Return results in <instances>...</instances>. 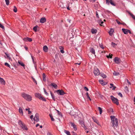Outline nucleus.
Segmentation results:
<instances>
[{"mask_svg":"<svg viewBox=\"0 0 135 135\" xmlns=\"http://www.w3.org/2000/svg\"><path fill=\"white\" fill-rule=\"evenodd\" d=\"M110 118L111 120V125L114 129L118 128V124L117 118H116L115 116L114 115L111 116Z\"/></svg>","mask_w":135,"mask_h":135,"instance_id":"nucleus-1","label":"nucleus"},{"mask_svg":"<svg viewBox=\"0 0 135 135\" xmlns=\"http://www.w3.org/2000/svg\"><path fill=\"white\" fill-rule=\"evenodd\" d=\"M22 95V96L27 101H30L32 100V97L30 95L27 94L25 93H23Z\"/></svg>","mask_w":135,"mask_h":135,"instance_id":"nucleus-2","label":"nucleus"},{"mask_svg":"<svg viewBox=\"0 0 135 135\" xmlns=\"http://www.w3.org/2000/svg\"><path fill=\"white\" fill-rule=\"evenodd\" d=\"M18 123L22 128L23 130H28V128L26 127V125L25 123H23L21 120H18Z\"/></svg>","mask_w":135,"mask_h":135,"instance_id":"nucleus-3","label":"nucleus"},{"mask_svg":"<svg viewBox=\"0 0 135 135\" xmlns=\"http://www.w3.org/2000/svg\"><path fill=\"white\" fill-rule=\"evenodd\" d=\"M110 98L112 100V102L116 104L117 105H118L119 104L118 102L119 100L115 98L112 95L110 96Z\"/></svg>","mask_w":135,"mask_h":135,"instance_id":"nucleus-4","label":"nucleus"},{"mask_svg":"<svg viewBox=\"0 0 135 135\" xmlns=\"http://www.w3.org/2000/svg\"><path fill=\"white\" fill-rule=\"evenodd\" d=\"M57 93L60 95H63L66 94V93L62 90H58L56 91Z\"/></svg>","mask_w":135,"mask_h":135,"instance_id":"nucleus-5","label":"nucleus"},{"mask_svg":"<svg viewBox=\"0 0 135 135\" xmlns=\"http://www.w3.org/2000/svg\"><path fill=\"white\" fill-rule=\"evenodd\" d=\"M33 120L37 122L39 121V115L38 114L36 113V114L35 117L33 118Z\"/></svg>","mask_w":135,"mask_h":135,"instance_id":"nucleus-6","label":"nucleus"},{"mask_svg":"<svg viewBox=\"0 0 135 135\" xmlns=\"http://www.w3.org/2000/svg\"><path fill=\"white\" fill-rule=\"evenodd\" d=\"M94 74L95 75H98L100 74L99 70L97 68L95 69L94 72Z\"/></svg>","mask_w":135,"mask_h":135,"instance_id":"nucleus-7","label":"nucleus"},{"mask_svg":"<svg viewBox=\"0 0 135 135\" xmlns=\"http://www.w3.org/2000/svg\"><path fill=\"white\" fill-rule=\"evenodd\" d=\"M114 60V62L117 64H119L120 63V60L118 57H115Z\"/></svg>","mask_w":135,"mask_h":135,"instance_id":"nucleus-8","label":"nucleus"},{"mask_svg":"<svg viewBox=\"0 0 135 135\" xmlns=\"http://www.w3.org/2000/svg\"><path fill=\"white\" fill-rule=\"evenodd\" d=\"M106 3H107L109 5V3H110V4L114 6H116V4L114 3L112 0H110V1H109V0H106Z\"/></svg>","mask_w":135,"mask_h":135,"instance_id":"nucleus-9","label":"nucleus"},{"mask_svg":"<svg viewBox=\"0 0 135 135\" xmlns=\"http://www.w3.org/2000/svg\"><path fill=\"white\" fill-rule=\"evenodd\" d=\"M23 40L26 41H28L29 42H31L32 41V39L31 38L28 37L24 38L23 39Z\"/></svg>","mask_w":135,"mask_h":135,"instance_id":"nucleus-10","label":"nucleus"},{"mask_svg":"<svg viewBox=\"0 0 135 135\" xmlns=\"http://www.w3.org/2000/svg\"><path fill=\"white\" fill-rule=\"evenodd\" d=\"M89 50L90 52L93 54H94L95 55V56L96 55H95V49L93 48L90 47L89 48Z\"/></svg>","mask_w":135,"mask_h":135,"instance_id":"nucleus-11","label":"nucleus"},{"mask_svg":"<svg viewBox=\"0 0 135 135\" xmlns=\"http://www.w3.org/2000/svg\"><path fill=\"white\" fill-rule=\"evenodd\" d=\"M0 83L3 85H5V82L4 79L1 77H0Z\"/></svg>","mask_w":135,"mask_h":135,"instance_id":"nucleus-12","label":"nucleus"},{"mask_svg":"<svg viewBox=\"0 0 135 135\" xmlns=\"http://www.w3.org/2000/svg\"><path fill=\"white\" fill-rule=\"evenodd\" d=\"M92 118L93 119V120L94 122L96 123H97L98 125L99 124V123L97 119L94 117H92Z\"/></svg>","mask_w":135,"mask_h":135,"instance_id":"nucleus-13","label":"nucleus"},{"mask_svg":"<svg viewBox=\"0 0 135 135\" xmlns=\"http://www.w3.org/2000/svg\"><path fill=\"white\" fill-rule=\"evenodd\" d=\"M46 21V19L45 17H42L40 20V22L41 23H43Z\"/></svg>","mask_w":135,"mask_h":135,"instance_id":"nucleus-14","label":"nucleus"},{"mask_svg":"<svg viewBox=\"0 0 135 135\" xmlns=\"http://www.w3.org/2000/svg\"><path fill=\"white\" fill-rule=\"evenodd\" d=\"M114 30L113 28H111L110 31L109 32V35L110 36H112V35L113 33L114 32Z\"/></svg>","mask_w":135,"mask_h":135,"instance_id":"nucleus-15","label":"nucleus"},{"mask_svg":"<svg viewBox=\"0 0 135 135\" xmlns=\"http://www.w3.org/2000/svg\"><path fill=\"white\" fill-rule=\"evenodd\" d=\"M43 50L45 52H47L48 50V48L46 46H44L43 47Z\"/></svg>","mask_w":135,"mask_h":135,"instance_id":"nucleus-16","label":"nucleus"},{"mask_svg":"<svg viewBox=\"0 0 135 135\" xmlns=\"http://www.w3.org/2000/svg\"><path fill=\"white\" fill-rule=\"evenodd\" d=\"M71 126L72 127H73V128L74 129L75 131H76L77 129L76 127V126L73 123H72V122H71Z\"/></svg>","mask_w":135,"mask_h":135,"instance_id":"nucleus-17","label":"nucleus"},{"mask_svg":"<svg viewBox=\"0 0 135 135\" xmlns=\"http://www.w3.org/2000/svg\"><path fill=\"white\" fill-rule=\"evenodd\" d=\"M35 96L37 98H38L40 99V97H41V94L38 93H36L35 94Z\"/></svg>","mask_w":135,"mask_h":135,"instance_id":"nucleus-18","label":"nucleus"},{"mask_svg":"<svg viewBox=\"0 0 135 135\" xmlns=\"http://www.w3.org/2000/svg\"><path fill=\"white\" fill-rule=\"evenodd\" d=\"M50 86H52L53 87L55 88V89H57V85L55 83H51L50 85Z\"/></svg>","mask_w":135,"mask_h":135,"instance_id":"nucleus-19","label":"nucleus"},{"mask_svg":"<svg viewBox=\"0 0 135 135\" xmlns=\"http://www.w3.org/2000/svg\"><path fill=\"white\" fill-rule=\"evenodd\" d=\"M122 30L124 34H128V29L124 28H122Z\"/></svg>","mask_w":135,"mask_h":135,"instance_id":"nucleus-20","label":"nucleus"},{"mask_svg":"<svg viewBox=\"0 0 135 135\" xmlns=\"http://www.w3.org/2000/svg\"><path fill=\"white\" fill-rule=\"evenodd\" d=\"M91 32L92 33L95 34L97 32V30L96 29L92 28L91 30Z\"/></svg>","mask_w":135,"mask_h":135,"instance_id":"nucleus-21","label":"nucleus"},{"mask_svg":"<svg viewBox=\"0 0 135 135\" xmlns=\"http://www.w3.org/2000/svg\"><path fill=\"white\" fill-rule=\"evenodd\" d=\"M99 82L103 85H105L106 84V83L103 81V80H99Z\"/></svg>","mask_w":135,"mask_h":135,"instance_id":"nucleus-22","label":"nucleus"},{"mask_svg":"<svg viewBox=\"0 0 135 135\" xmlns=\"http://www.w3.org/2000/svg\"><path fill=\"white\" fill-rule=\"evenodd\" d=\"M50 93L52 99L54 100L55 101V99L54 94H53L51 91H50Z\"/></svg>","mask_w":135,"mask_h":135,"instance_id":"nucleus-23","label":"nucleus"},{"mask_svg":"<svg viewBox=\"0 0 135 135\" xmlns=\"http://www.w3.org/2000/svg\"><path fill=\"white\" fill-rule=\"evenodd\" d=\"M19 113L20 114H22V115H23L22 110V109L20 107V108L19 109Z\"/></svg>","mask_w":135,"mask_h":135,"instance_id":"nucleus-24","label":"nucleus"},{"mask_svg":"<svg viewBox=\"0 0 135 135\" xmlns=\"http://www.w3.org/2000/svg\"><path fill=\"white\" fill-rule=\"evenodd\" d=\"M128 13L135 20V16L132 13H131L130 12H128Z\"/></svg>","mask_w":135,"mask_h":135,"instance_id":"nucleus-25","label":"nucleus"},{"mask_svg":"<svg viewBox=\"0 0 135 135\" xmlns=\"http://www.w3.org/2000/svg\"><path fill=\"white\" fill-rule=\"evenodd\" d=\"M79 124H80L81 125L82 127L83 126V125H84V122L82 120H80L79 121Z\"/></svg>","mask_w":135,"mask_h":135,"instance_id":"nucleus-26","label":"nucleus"},{"mask_svg":"<svg viewBox=\"0 0 135 135\" xmlns=\"http://www.w3.org/2000/svg\"><path fill=\"white\" fill-rule=\"evenodd\" d=\"M40 99L41 100L44 101L46 102V99L43 97L41 96L40 97Z\"/></svg>","mask_w":135,"mask_h":135,"instance_id":"nucleus-27","label":"nucleus"},{"mask_svg":"<svg viewBox=\"0 0 135 135\" xmlns=\"http://www.w3.org/2000/svg\"><path fill=\"white\" fill-rule=\"evenodd\" d=\"M64 132L68 135H71L70 132L69 131L65 130H64Z\"/></svg>","mask_w":135,"mask_h":135,"instance_id":"nucleus-28","label":"nucleus"},{"mask_svg":"<svg viewBox=\"0 0 135 135\" xmlns=\"http://www.w3.org/2000/svg\"><path fill=\"white\" fill-rule=\"evenodd\" d=\"M113 75L115 76H117L119 75V73L118 72L114 71L113 73Z\"/></svg>","mask_w":135,"mask_h":135,"instance_id":"nucleus-29","label":"nucleus"},{"mask_svg":"<svg viewBox=\"0 0 135 135\" xmlns=\"http://www.w3.org/2000/svg\"><path fill=\"white\" fill-rule=\"evenodd\" d=\"M18 63L21 66L23 67L25 66V65L23 63L21 62H20V61H18Z\"/></svg>","mask_w":135,"mask_h":135,"instance_id":"nucleus-30","label":"nucleus"},{"mask_svg":"<svg viewBox=\"0 0 135 135\" xmlns=\"http://www.w3.org/2000/svg\"><path fill=\"white\" fill-rule=\"evenodd\" d=\"M49 115V116H50V117L51 118V120L52 121H54L55 120L54 119V118H53V116H52V114H50Z\"/></svg>","mask_w":135,"mask_h":135,"instance_id":"nucleus-31","label":"nucleus"},{"mask_svg":"<svg viewBox=\"0 0 135 135\" xmlns=\"http://www.w3.org/2000/svg\"><path fill=\"white\" fill-rule=\"evenodd\" d=\"M43 80L45 81L46 80L45 75L44 73H43Z\"/></svg>","mask_w":135,"mask_h":135,"instance_id":"nucleus-32","label":"nucleus"},{"mask_svg":"<svg viewBox=\"0 0 135 135\" xmlns=\"http://www.w3.org/2000/svg\"><path fill=\"white\" fill-rule=\"evenodd\" d=\"M100 75L104 78H105L107 77L106 75L104 74H101Z\"/></svg>","mask_w":135,"mask_h":135,"instance_id":"nucleus-33","label":"nucleus"},{"mask_svg":"<svg viewBox=\"0 0 135 135\" xmlns=\"http://www.w3.org/2000/svg\"><path fill=\"white\" fill-rule=\"evenodd\" d=\"M56 110L57 112V113L58 115H59L61 117H62V115L61 113L57 110Z\"/></svg>","mask_w":135,"mask_h":135,"instance_id":"nucleus-34","label":"nucleus"},{"mask_svg":"<svg viewBox=\"0 0 135 135\" xmlns=\"http://www.w3.org/2000/svg\"><path fill=\"white\" fill-rule=\"evenodd\" d=\"M98 108L100 114H101L102 112V108L99 107H98Z\"/></svg>","mask_w":135,"mask_h":135,"instance_id":"nucleus-35","label":"nucleus"},{"mask_svg":"<svg viewBox=\"0 0 135 135\" xmlns=\"http://www.w3.org/2000/svg\"><path fill=\"white\" fill-rule=\"evenodd\" d=\"M86 96H87V98H88V99H89V100L90 101L91 100V99H90V97L88 93V92H87L86 94Z\"/></svg>","mask_w":135,"mask_h":135,"instance_id":"nucleus-36","label":"nucleus"},{"mask_svg":"<svg viewBox=\"0 0 135 135\" xmlns=\"http://www.w3.org/2000/svg\"><path fill=\"white\" fill-rule=\"evenodd\" d=\"M13 11L15 12H16L17 11V8L15 6H14V8L13 9Z\"/></svg>","mask_w":135,"mask_h":135,"instance_id":"nucleus-37","label":"nucleus"},{"mask_svg":"<svg viewBox=\"0 0 135 135\" xmlns=\"http://www.w3.org/2000/svg\"><path fill=\"white\" fill-rule=\"evenodd\" d=\"M38 27L37 26H36L33 27V29L35 32L37 31V28Z\"/></svg>","mask_w":135,"mask_h":135,"instance_id":"nucleus-38","label":"nucleus"},{"mask_svg":"<svg viewBox=\"0 0 135 135\" xmlns=\"http://www.w3.org/2000/svg\"><path fill=\"white\" fill-rule=\"evenodd\" d=\"M7 5H8L9 3V0H5Z\"/></svg>","mask_w":135,"mask_h":135,"instance_id":"nucleus-39","label":"nucleus"},{"mask_svg":"<svg viewBox=\"0 0 135 135\" xmlns=\"http://www.w3.org/2000/svg\"><path fill=\"white\" fill-rule=\"evenodd\" d=\"M5 54L6 55L7 57L8 58V59H9V60H10L11 59V57H10L9 55V54H7L6 52L5 53Z\"/></svg>","mask_w":135,"mask_h":135,"instance_id":"nucleus-40","label":"nucleus"},{"mask_svg":"<svg viewBox=\"0 0 135 135\" xmlns=\"http://www.w3.org/2000/svg\"><path fill=\"white\" fill-rule=\"evenodd\" d=\"M43 89H44V91L45 93V94H46L47 95H49V94L48 93H47L46 92V90H45V88H44Z\"/></svg>","mask_w":135,"mask_h":135,"instance_id":"nucleus-41","label":"nucleus"},{"mask_svg":"<svg viewBox=\"0 0 135 135\" xmlns=\"http://www.w3.org/2000/svg\"><path fill=\"white\" fill-rule=\"evenodd\" d=\"M111 45H112V46H113V47H115V45H117V44L114 43V42H112V43H111Z\"/></svg>","mask_w":135,"mask_h":135,"instance_id":"nucleus-42","label":"nucleus"},{"mask_svg":"<svg viewBox=\"0 0 135 135\" xmlns=\"http://www.w3.org/2000/svg\"><path fill=\"white\" fill-rule=\"evenodd\" d=\"M4 65L5 66H7L9 67L10 68V65L7 63V62H5L4 64Z\"/></svg>","mask_w":135,"mask_h":135,"instance_id":"nucleus-43","label":"nucleus"},{"mask_svg":"<svg viewBox=\"0 0 135 135\" xmlns=\"http://www.w3.org/2000/svg\"><path fill=\"white\" fill-rule=\"evenodd\" d=\"M124 90L125 91L127 92V91L128 92V87L127 86H126L124 88Z\"/></svg>","mask_w":135,"mask_h":135,"instance_id":"nucleus-44","label":"nucleus"},{"mask_svg":"<svg viewBox=\"0 0 135 135\" xmlns=\"http://www.w3.org/2000/svg\"><path fill=\"white\" fill-rule=\"evenodd\" d=\"M116 21L118 25H120L122 24V23L120 22L118 20H116Z\"/></svg>","mask_w":135,"mask_h":135,"instance_id":"nucleus-45","label":"nucleus"},{"mask_svg":"<svg viewBox=\"0 0 135 135\" xmlns=\"http://www.w3.org/2000/svg\"><path fill=\"white\" fill-rule=\"evenodd\" d=\"M0 27L2 28L3 29H4V27L3 25H2L1 23H0Z\"/></svg>","mask_w":135,"mask_h":135,"instance_id":"nucleus-46","label":"nucleus"},{"mask_svg":"<svg viewBox=\"0 0 135 135\" xmlns=\"http://www.w3.org/2000/svg\"><path fill=\"white\" fill-rule=\"evenodd\" d=\"M32 79H33V81L34 82L36 83V84H37V81L35 80V79L32 77Z\"/></svg>","mask_w":135,"mask_h":135,"instance_id":"nucleus-47","label":"nucleus"},{"mask_svg":"<svg viewBox=\"0 0 135 135\" xmlns=\"http://www.w3.org/2000/svg\"><path fill=\"white\" fill-rule=\"evenodd\" d=\"M107 57L108 58H110L111 59L112 57V55H109V56L107 55Z\"/></svg>","mask_w":135,"mask_h":135,"instance_id":"nucleus-48","label":"nucleus"},{"mask_svg":"<svg viewBox=\"0 0 135 135\" xmlns=\"http://www.w3.org/2000/svg\"><path fill=\"white\" fill-rule=\"evenodd\" d=\"M31 57L33 63L34 64H35L36 62H35L33 57L32 55H31Z\"/></svg>","mask_w":135,"mask_h":135,"instance_id":"nucleus-49","label":"nucleus"},{"mask_svg":"<svg viewBox=\"0 0 135 135\" xmlns=\"http://www.w3.org/2000/svg\"><path fill=\"white\" fill-rule=\"evenodd\" d=\"M118 95L120 97H122L123 96L122 94L120 92H119L118 94Z\"/></svg>","mask_w":135,"mask_h":135,"instance_id":"nucleus-50","label":"nucleus"},{"mask_svg":"<svg viewBox=\"0 0 135 135\" xmlns=\"http://www.w3.org/2000/svg\"><path fill=\"white\" fill-rule=\"evenodd\" d=\"M84 89H85V90L87 91H88L89 90L88 88L86 86L84 87Z\"/></svg>","mask_w":135,"mask_h":135,"instance_id":"nucleus-51","label":"nucleus"},{"mask_svg":"<svg viewBox=\"0 0 135 135\" xmlns=\"http://www.w3.org/2000/svg\"><path fill=\"white\" fill-rule=\"evenodd\" d=\"M96 16L97 17L99 18V16L98 15V13L97 11L96 12Z\"/></svg>","mask_w":135,"mask_h":135,"instance_id":"nucleus-52","label":"nucleus"},{"mask_svg":"<svg viewBox=\"0 0 135 135\" xmlns=\"http://www.w3.org/2000/svg\"><path fill=\"white\" fill-rule=\"evenodd\" d=\"M109 110L110 112H113V110L112 108H110L109 109Z\"/></svg>","mask_w":135,"mask_h":135,"instance_id":"nucleus-53","label":"nucleus"},{"mask_svg":"<svg viewBox=\"0 0 135 135\" xmlns=\"http://www.w3.org/2000/svg\"><path fill=\"white\" fill-rule=\"evenodd\" d=\"M83 127L84 129H85L86 130L87 129V128H86V127L85 126V125H83V126H82Z\"/></svg>","mask_w":135,"mask_h":135,"instance_id":"nucleus-54","label":"nucleus"},{"mask_svg":"<svg viewBox=\"0 0 135 135\" xmlns=\"http://www.w3.org/2000/svg\"><path fill=\"white\" fill-rule=\"evenodd\" d=\"M110 86H110V88H112V87H113V86L114 85H113V84L110 83Z\"/></svg>","mask_w":135,"mask_h":135,"instance_id":"nucleus-55","label":"nucleus"},{"mask_svg":"<svg viewBox=\"0 0 135 135\" xmlns=\"http://www.w3.org/2000/svg\"><path fill=\"white\" fill-rule=\"evenodd\" d=\"M60 51L61 53H63L64 52V51L63 50V49L61 50Z\"/></svg>","mask_w":135,"mask_h":135,"instance_id":"nucleus-56","label":"nucleus"},{"mask_svg":"<svg viewBox=\"0 0 135 135\" xmlns=\"http://www.w3.org/2000/svg\"><path fill=\"white\" fill-rule=\"evenodd\" d=\"M100 47L101 48H102V49H103L104 48L103 45H100Z\"/></svg>","mask_w":135,"mask_h":135,"instance_id":"nucleus-57","label":"nucleus"},{"mask_svg":"<svg viewBox=\"0 0 135 135\" xmlns=\"http://www.w3.org/2000/svg\"><path fill=\"white\" fill-rule=\"evenodd\" d=\"M127 81V82L129 84V85H130L131 84V83L129 82L128 79H126Z\"/></svg>","mask_w":135,"mask_h":135,"instance_id":"nucleus-58","label":"nucleus"},{"mask_svg":"<svg viewBox=\"0 0 135 135\" xmlns=\"http://www.w3.org/2000/svg\"><path fill=\"white\" fill-rule=\"evenodd\" d=\"M47 135H52L51 133L49 132H48L47 134Z\"/></svg>","mask_w":135,"mask_h":135,"instance_id":"nucleus-59","label":"nucleus"},{"mask_svg":"<svg viewBox=\"0 0 135 135\" xmlns=\"http://www.w3.org/2000/svg\"><path fill=\"white\" fill-rule=\"evenodd\" d=\"M33 115H31L30 116V118L32 120V118H33Z\"/></svg>","mask_w":135,"mask_h":135,"instance_id":"nucleus-60","label":"nucleus"},{"mask_svg":"<svg viewBox=\"0 0 135 135\" xmlns=\"http://www.w3.org/2000/svg\"><path fill=\"white\" fill-rule=\"evenodd\" d=\"M113 88L112 89L113 90H114L116 88V87L114 86H113Z\"/></svg>","mask_w":135,"mask_h":135,"instance_id":"nucleus-61","label":"nucleus"},{"mask_svg":"<svg viewBox=\"0 0 135 135\" xmlns=\"http://www.w3.org/2000/svg\"><path fill=\"white\" fill-rule=\"evenodd\" d=\"M59 48L60 49H63V48L62 46H60L59 47Z\"/></svg>","mask_w":135,"mask_h":135,"instance_id":"nucleus-62","label":"nucleus"},{"mask_svg":"<svg viewBox=\"0 0 135 135\" xmlns=\"http://www.w3.org/2000/svg\"><path fill=\"white\" fill-rule=\"evenodd\" d=\"M128 32L130 34H131V31L129 30H128Z\"/></svg>","mask_w":135,"mask_h":135,"instance_id":"nucleus-63","label":"nucleus"},{"mask_svg":"<svg viewBox=\"0 0 135 135\" xmlns=\"http://www.w3.org/2000/svg\"><path fill=\"white\" fill-rule=\"evenodd\" d=\"M72 133L73 134V135H77V134H75L74 132H73Z\"/></svg>","mask_w":135,"mask_h":135,"instance_id":"nucleus-64","label":"nucleus"}]
</instances>
